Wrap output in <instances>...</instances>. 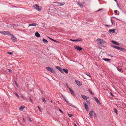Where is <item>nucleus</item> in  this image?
<instances>
[{
    "mask_svg": "<svg viewBox=\"0 0 126 126\" xmlns=\"http://www.w3.org/2000/svg\"><path fill=\"white\" fill-rule=\"evenodd\" d=\"M0 33L3 35H11L12 33L9 31H2L0 32Z\"/></svg>",
    "mask_w": 126,
    "mask_h": 126,
    "instance_id": "nucleus-1",
    "label": "nucleus"
},
{
    "mask_svg": "<svg viewBox=\"0 0 126 126\" xmlns=\"http://www.w3.org/2000/svg\"><path fill=\"white\" fill-rule=\"evenodd\" d=\"M34 8L39 11H40L42 9L40 7L38 4H35L33 6Z\"/></svg>",
    "mask_w": 126,
    "mask_h": 126,
    "instance_id": "nucleus-2",
    "label": "nucleus"
},
{
    "mask_svg": "<svg viewBox=\"0 0 126 126\" xmlns=\"http://www.w3.org/2000/svg\"><path fill=\"white\" fill-rule=\"evenodd\" d=\"M46 69L52 73H55L54 70L52 68L49 67H46Z\"/></svg>",
    "mask_w": 126,
    "mask_h": 126,
    "instance_id": "nucleus-3",
    "label": "nucleus"
},
{
    "mask_svg": "<svg viewBox=\"0 0 126 126\" xmlns=\"http://www.w3.org/2000/svg\"><path fill=\"white\" fill-rule=\"evenodd\" d=\"M11 38L12 40L14 42H16L17 41V38L13 34H11Z\"/></svg>",
    "mask_w": 126,
    "mask_h": 126,
    "instance_id": "nucleus-4",
    "label": "nucleus"
},
{
    "mask_svg": "<svg viewBox=\"0 0 126 126\" xmlns=\"http://www.w3.org/2000/svg\"><path fill=\"white\" fill-rule=\"evenodd\" d=\"M97 40L99 44L101 45H102L105 42L104 41L101 39L98 38Z\"/></svg>",
    "mask_w": 126,
    "mask_h": 126,
    "instance_id": "nucleus-5",
    "label": "nucleus"
},
{
    "mask_svg": "<svg viewBox=\"0 0 126 126\" xmlns=\"http://www.w3.org/2000/svg\"><path fill=\"white\" fill-rule=\"evenodd\" d=\"M70 40L73 41L78 42L79 41H82V39L81 38H79L77 39L74 40L70 39Z\"/></svg>",
    "mask_w": 126,
    "mask_h": 126,
    "instance_id": "nucleus-6",
    "label": "nucleus"
},
{
    "mask_svg": "<svg viewBox=\"0 0 126 126\" xmlns=\"http://www.w3.org/2000/svg\"><path fill=\"white\" fill-rule=\"evenodd\" d=\"M75 81L77 84L79 86H80L82 85V84L80 82L77 80H76Z\"/></svg>",
    "mask_w": 126,
    "mask_h": 126,
    "instance_id": "nucleus-7",
    "label": "nucleus"
},
{
    "mask_svg": "<svg viewBox=\"0 0 126 126\" xmlns=\"http://www.w3.org/2000/svg\"><path fill=\"white\" fill-rule=\"evenodd\" d=\"M94 98L96 102L97 103L98 105H100V103L98 99V98L95 97H94Z\"/></svg>",
    "mask_w": 126,
    "mask_h": 126,
    "instance_id": "nucleus-8",
    "label": "nucleus"
},
{
    "mask_svg": "<svg viewBox=\"0 0 126 126\" xmlns=\"http://www.w3.org/2000/svg\"><path fill=\"white\" fill-rule=\"evenodd\" d=\"M102 60H103L105 61H106L107 62H111L112 61V60L108 59L107 58H103L102 59Z\"/></svg>",
    "mask_w": 126,
    "mask_h": 126,
    "instance_id": "nucleus-9",
    "label": "nucleus"
},
{
    "mask_svg": "<svg viewBox=\"0 0 126 126\" xmlns=\"http://www.w3.org/2000/svg\"><path fill=\"white\" fill-rule=\"evenodd\" d=\"M74 48L78 50L79 51H81L82 50V48L78 46H75Z\"/></svg>",
    "mask_w": 126,
    "mask_h": 126,
    "instance_id": "nucleus-10",
    "label": "nucleus"
},
{
    "mask_svg": "<svg viewBox=\"0 0 126 126\" xmlns=\"http://www.w3.org/2000/svg\"><path fill=\"white\" fill-rule=\"evenodd\" d=\"M94 112V111L92 110V111H91L89 112V116L91 118H93V113Z\"/></svg>",
    "mask_w": 126,
    "mask_h": 126,
    "instance_id": "nucleus-11",
    "label": "nucleus"
},
{
    "mask_svg": "<svg viewBox=\"0 0 126 126\" xmlns=\"http://www.w3.org/2000/svg\"><path fill=\"white\" fill-rule=\"evenodd\" d=\"M69 89L71 94H73V96H75V94H74V92L73 90L72 89L70 88H69Z\"/></svg>",
    "mask_w": 126,
    "mask_h": 126,
    "instance_id": "nucleus-12",
    "label": "nucleus"
},
{
    "mask_svg": "<svg viewBox=\"0 0 126 126\" xmlns=\"http://www.w3.org/2000/svg\"><path fill=\"white\" fill-rule=\"evenodd\" d=\"M111 42L113 44H115V45L119 46L120 45V44L117 42L114 41H112Z\"/></svg>",
    "mask_w": 126,
    "mask_h": 126,
    "instance_id": "nucleus-13",
    "label": "nucleus"
},
{
    "mask_svg": "<svg viewBox=\"0 0 126 126\" xmlns=\"http://www.w3.org/2000/svg\"><path fill=\"white\" fill-rule=\"evenodd\" d=\"M115 29H110L109 30V32L110 33H113L115 32Z\"/></svg>",
    "mask_w": 126,
    "mask_h": 126,
    "instance_id": "nucleus-14",
    "label": "nucleus"
},
{
    "mask_svg": "<svg viewBox=\"0 0 126 126\" xmlns=\"http://www.w3.org/2000/svg\"><path fill=\"white\" fill-rule=\"evenodd\" d=\"M77 3H78V4L80 6V7L81 8H82L83 7V6L82 3H81L80 2H77Z\"/></svg>",
    "mask_w": 126,
    "mask_h": 126,
    "instance_id": "nucleus-15",
    "label": "nucleus"
},
{
    "mask_svg": "<svg viewBox=\"0 0 126 126\" xmlns=\"http://www.w3.org/2000/svg\"><path fill=\"white\" fill-rule=\"evenodd\" d=\"M66 102L70 106L72 107L73 108H77L75 106L73 105L71 103L68 102V101H67V102Z\"/></svg>",
    "mask_w": 126,
    "mask_h": 126,
    "instance_id": "nucleus-16",
    "label": "nucleus"
},
{
    "mask_svg": "<svg viewBox=\"0 0 126 126\" xmlns=\"http://www.w3.org/2000/svg\"><path fill=\"white\" fill-rule=\"evenodd\" d=\"M42 41L44 43H48V41L44 38L42 39Z\"/></svg>",
    "mask_w": 126,
    "mask_h": 126,
    "instance_id": "nucleus-17",
    "label": "nucleus"
},
{
    "mask_svg": "<svg viewBox=\"0 0 126 126\" xmlns=\"http://www.w3.org/2000/svg\"><path fill=\"white\" fill-rule=\"evenodd\" d=\"M119 50H121V51H124V52H126V49L124 48H122V47H120Z\"/></svg>",
    "mask_w": 126,
    "mask_h": 126,
    "instance_id": "nucleus-18",
    "label": "nucleus"
},
{
    "mask_svg": "<svg viewBox=\"0 0 126 126\" xmlns=\"http://www.w3.org/2000/svg\"><path fill=\"white\" fill-rule=\"evenodd\" d=\"M37 25L36 23H32L31 24H29V26H35Z\"/></svg>",
    "mask_w": 126,
    "mask_h": 126,
    "instance_id": "nucleus-19",
    "label": "nucleus"
},
{
    "mask_svg": "<svg viewBox=\"0 0 126 126\" xmlns=\"http://www.w3.org/2000/svg\"><path fill=\"white\" fill-rule=\"evenodd\" d=\"M81 97L84 99L87 100L88 98L85 95L82 94L81 95Z\"/></svg>",
    "mask_w": 126,
    "mask_h": 126,
    "instance_id": "nucleus-20",
    "label": "nucleus"
},
{
    "mask_svg": "<svg viewBox=\"0 0 126 126\" xmlns=\"http://www.w3.org/2000/svg\"><path fill=\"white\" fill-rule=\"evenodd\" d=\"M35 35L37 37H39L40 36V35L39 33L37 32L35 33Z\"/></svg>",
    "mask_w": 126,
    "mask_h": 126,
    "instance_id": "nucleus-21",
    "label": "nucleus"
},
{
    "mask_svg": "<svg viewBox=\"0 0 126 126\" xmlns=\"http://www.w3.org/2000/svg\"><path fill=\"white\" fill-rule=\"evenodd\" d=\"M83 104L84 105L85 107V109L86 108H89L87 104L85 103H83Z\"/></svg>",
    "mask_w": 126,
    "mask_h": 126,
    "instance_id": "nucleus-22",
    "label": "nucleus"
},
{
    "mask_svg": "<svg viewBox=\"0 0 126 126\" xmlns=\"http://www.w3.org/2000/svg\"><path fill=\"white\" fill-rule=\"evenodd\" d=\"M25 107L24 106H21L19 108V110H20L22 111L23 110V109Z\"/></svg>",
    "mask_w": 126,
    "mask_h": 126,
    "instance_id": "nucleus-23",
    "label": "nucleus"
},
{
    "mask_svg": "<svg viewBox=\"0 0 126 126\" xmlns=\"http://www.w3.org/2000/svg\"><path fill=\"white\" fill-rule=\"evenodd\" d=\"M84 73L86 75L89 76V77H90L91 78V76L89 73L88 72H86L85 73Z\"/></svg>",
    "mask_w": 126,
    "mask_h": 126,
    "instance_id": "nucleus-24",
    "label": "nucleus"
},
{
    "mask_svg": "<svg viewBox=\"0 0 126 126\" xmlns=\"http://www.w3.org/2000/svg\"><path fill=\"white\" fill-rule=\"evenodd\" d=\"M60 3V5H59L60 6H62L64 4V2H62L60 3L59 2H55L54 3Z\"/></svg>",
    "mask_w": 126,
    "mask_h": 126,
    "instance_id": "nucleus-25",
    "label": "nucleus"
},
{
    "mask_svg": "<svg viewBox=\"0 0 126 126\" xmlns=\"http://www.w3.org/2000/svg\"><path fill=\"white\" fill-rule=\"evenodd\" d=\"M88 91L89 92L90 94L92 95H94V93L92 92V91L90 89H88Z\"/></svg>",
    "mask_w": 126,
    "mask_h": 126,
    "instance_id": "nucleus-26",
    "label": "nucleus"
},
{
    "mask_svg": "<svg viewBox=\"0 0 126 126\" xmlns=\"http://www.w3.org/2000/svg\"><path fill=\"white\" fill-rule=\"evenodd\" d=\"M63 71H64L65 73H66V74L68 73V70L67 69H66V68L64 69L63 68Z\"/></svg>",
    "mask_w": 126,
    "mask_h": 126,
    "instance_id": "nucleus-27",
    "label": "nucleus"
},
{
    "mask_svg": "<svg viewBox=\"0 0 126 126\" xmlns=\"http://www.w3.org/2000/svg\"><path fill=\"white\" fill-rule=\"evenodd\" d=\"M55 68L59 70L60 71V70L62 68H61L60 67V66H56Z\"/></svg>",
    "mask_w": 126,
    "mask_h": 126,
    "instance_id": "nucleus-28",
    "label": "nucleus"
},
{
    "mask_svg": "<svg viewBox=\"0 0 126 126\" xmlns=\"http://www.w3.org/2000/svg\"><path fill=\"white\" fill-rule=\"evenodd\" d=\"M61 96H62V97L63 99L65 101H66V102H67V101L66 99H65V96H63V94H62L61 95Z\"/></svg>",
    "mask_w": 126,
    "mask_h": 126,
    "instance_id": "nucleus-29",
    "label": "nucleus"
},
{
    "mask_svg": "<svg viewBox=\"0 0 126 126\" xmlns=\"http://www.w3.org/2000/svg\"><path fill=\"white\" fill-rule=\"evenodd\" d=\"M111 23L112 25H113L115 24V22H114V20L113 19H111Z\"/></svg>",
    "mask_w": 126,
    "mask_h": 126,
    "instance_id": "nucleus-30",
    "label": "nucleus"
},
{
    "mask_svg": "<svg viewBox=\"0 0 126 126\" xmlns=\"http://www.w3.org/2000/svg\"><path fill=\"white\" fill-rule=\"evenodd\" d=\"M14 94H15L16 95V96L18 97V98H19V96L18 95V94L16 92H14Z\"/></svg>",
    "mask_w": 126,
    "mask_h": 126,
    "instance_id": "nucleus-31",
    "label": "nucleus"
},
{
    "mask_svg": "<svg viewBox=\"0 0 126 126\" xmlns=\"http://www.w3.org/2000/svg\"><path fill=\"white\" fill-rule=\"evenodd\" d=\"M68 115L69 117H71L73 115V114H70L68 113Z\"/></svg>",
    "mask_w": 126,
    "mask_h": 126,
    "instance_id": "nucleus-32",
    "label": "nucleus"
},
{
    "mask_svg": "<svg viewBox=\"0 0 126 126\" xmlns=\"http://www.w3.org/2000/svg\"><path fill=\"white\" fill-rule=\"evenodd\" d=\"M60 71L63 74H64L63 69H62V68L60 70Z\"/></svg>",
    "mask_w": 126,
    "mask_h": 126,
    "instance_id": "nucleus-33",
    "label": "nucleus"
},
{
    "mask_svg": "<svg viewBox=\"0 0 126 126\" xmlns=\"http://www.w3.org/2000/svg\"><path fill=\"white\" fill-rule=\"evenodd\" d=\"M60 71L63 74H64L63 69H62V68L60 70Z\"/></svg>",
    "mask_w": 126,
    "mask_h": 126,
    "instance_id": "nucleus-34",
    "label": "nucleus"
},
{
    "mask_svg": "<svg viewBox=\"0 0 126 126\" xmlns=\"http://www.w3.org/2000/svg\"><path fill=\"white\" fill-rule=\"evenodd\" d=\"M114 111L116 114H118V113L117 112V110L116 109H114Z\"/></svg>",
    "mask_w": 126,
    "mask_h": 126,
    "instance_id": "nucleus-35",
    "label": "nucleus"
},
{
    "mask_svg": "<svg viewBox=\"0 0 126 126\" xmlns=\"http://www.w3.org/2000/svg\"><path fill=\"white\" fill-rule=\"evenodd\" d=\"M48 37L49 39H50V40H51L52 41H55V40L49 37Z\"/></svg>",
    "mask_w": 126,
    "mask_h": 126,
    "instance_id": "nucleus-36",
    "label": "nucleus"
},
{
    "mask_svg": "<svg viewBox=\"0 0 126 126\" xmlns=\"http://www.w3.org/2000/svg\"><path fill=\"white\" fill-rule=\"evenodd\" d=\"M28 118L29 119V121L31 122H32V120L31 119V118L29 116H28Z\"/></svg>",
    "mask_w": 126,
    "mask_h": 126,
    "instance_id": "nucleus-37",
    "label": "nucleus"
},
{
    "mask_svg": "<svg viewBox=\"0 0 126 126\" xmlns=\"http://www.w3.org/2000/svg\"><path fill=\"white\" fill-rule=\"evenodd\" d=\"M120 47H118V46H116V47H115V48L117 49L118 50H119V49H120Z\"/></svg>",
    "mask_w": 126,
    "mask_h": 126,
    "instance_id": "nucleus-38",
    "label": "nucleus"
},
{
    "mask_svg": "<svg viewBox=\"0 0 126 126\" xmlns=\"http://www.w3.org/2000/svg\"><path fill=\"white\" fill-rule=\"evenodd\" d=\"M86 102L87 103V104L88 105L90 103V102L89 101H88V100H86Z\"/></svg>",
    "mask_w": 126,
    "mask_h": 126,
    "instance_id": "nucleus-39",
    "label": "nucleus"
},
{
    "mask_svg": "<svg viewBox=\"0 0 126 126\" xmlns=\"http://www.w3.org/2000/svg\"><path fill=\"white\" fill-rule=\"evenodd\" d=\"M117 69L119 71H123V70L121 68H117Z\"/></svg>",
    "mask_w": 126,
    "mask_h": 126,
    "instance_id": "nucleus-40",
    "label": "nucleus"
},
{
    "mask_svg": "<svg viewBox=\"0 0 126 126\" xmlns=\"http://www.w3.org/2000/svg\"><path fill=\"white\" fill-rule=\"evenodd\" d=\"M21 97L24 100H25V98L24 97V96L23 95H21Z\"/></svg>",
    "mask_w": 126,
    "mask_h": 126,
    "instance_id": "nucleus-41",
    "label": "nucleus"
},
{
    "mask_svg": "<svg viewBox=\"0 0 126 126\" xmlns=\"http://www.w3.org/2000/svg\"><path fill=\"white\" fill-rule=\"evenodd\" d=\"M7 53L10 54H13V52H8Z\"/></svg>",
    "mask_w": 126,
    "mask_h": 126,
    "instance_id": "nucleus-42",
    "label": "nucleus"
},
{
    "mask_svg": "<svg viewBox=\"0 0 126 126\" xmlns=\"http://www.w3.org/2000/svg\"><path fill=\"white\" fill-rule=\"evenodd\" d=\"M38 107V110L39 111H41V109H40V107H39V106H38L37 107Z\"/></svg>",
    "mask_w": 126,
    "mask_h": 126,
    "instance_id": "nucleus-43",
    "label": "nucleus"
},
{
    "mask_svg": "<svg viewBox=\"0 0 126 126\" xmlns=\"http://www.w3.org/2000/svg\"><path fill=\"white\" fill-rule=\"evenodd\" d=\"M42 99H43V102H44L45 101H46V100H45V99L43 97L42 98Z\"/></svg>",
    "mask_w": 126,
    "mask_h": 126,
    "instance_id": "nucleus-44",
    "label": "nucleus"
},
{
    "mask_svg": "<svg viewBox=\"0 0 126 126\" xmlns=\"http://www.w3.org/2000/svg\"><path fill=\"white\" fill-rule=\"evenodd\" d=\"M94 118H95L96 117V114L95 113H94Z\"/></svg>",
    "mask_w": 126,
    "mask_h": 126,
    "instance_id": "nucleus-45",
    "label": "nucleus"
},
{
    "mask_svg": "<svg viewBox=\"0 0 126 126\" xmlns=\"http://www.w3.org/2000/svg\"><path fill=\"white\" fill-rule=\"evenodd\" d=\"M112 47L114 48H115V47H116V46H114V45H111V46Z\"/></svg>",
    "mask_w": 126,
    "mask_h": 126,
    "instance_id": "nucleus-46",
    "label": "nucleus"
},
{
    "mask_svg": "<svg viewBox=\"0 0 126 126\" xmlns=\"http://www.w3.org/2000/svg\"><path fill=\"white\" fill-rule=\"evenodd\" d=\"M110 94L111 95V96H112L114 97V95L112 93L110 92Z\"/></svg>",
    "mask_w": 126,
    "mask_h": 126,
    "instance_id": "nucleus-47",
    "label": "nucleus"
},
{
    "mask_svg": "<svg viewBox=\"0 0 126 126\" xmlns=\"http://www.w3.org/2000/svg\"><path fill=\"white\" fill-rule=\"evenodd\" d=\"M54 42H55L56 43H60V42H59L58 41H56V40H55V41Z\"/></svg>",
    "mask_w": 126,
    "mask_h": 126,
    "instance_id": "nucleus-48",
    "label": "nucleus"
},
{
    "mask_svg": "<svg viewBox=\"0 0 126 126\" xmlns=\"http://www.w3.org/2000/svg\"><path fill=\"white\" fill-rule=\"evenodd\" d=\"M59 110L62 113H63V111L60 109H59Z\"/></svg>",
    "mask_w": 126,
    "mask_h": 126,
    "instance_id": "nucleus-49",
    "label": "nucleus"
},
{
    "mask_svg": "<svg viewBox=\"0 0 126 126\" xmlns=\"http://www.w3.org/2000/svg\"><path fill=\"white\" fill-rule=\"evenodd\" d=\"M68 123L67 122H66V123H65V126H68Z\"/></svg>",
    "mask_w": 126,
    "mask_h": 126,
    "instance_id": "nucleus-50",
    "label": "nucleus"
},
{
    "mask_svg": "<svg viewBox=\"0 0 126 126\" xmlns=\"http://www.w3.org/2000/svg\"><path fill=\"white\" fill-rule=\"evenodd\" d=\"M29 98L30 99V100L31 102H32V99H31V97H30Z\"/></svg>",
    "mask_w": 126,
    "mask_h": 126,
    "instance_id": "nucleus-51",
    "label": "nucleus"
},
{
    "mask_svg": "<svg viewBox=\"0 0 126 126\" xmlns=\"http://www.w3.org/2000/svg\"><path fill=\"white\" fill-rule=\"evenodd\" d=\"M9 71L10 72H12V70L11 69H8Z\"/></svg>",
    "mask_w": 126,
    "mask_h": 126,
    "instance_id": "nucleus-52",
    "label": "nucleus"
},
{
    "mask_svg": "<svg viewBox=\"0 0 126 126\" xmlns=\"http://www.w3.org/2000/svg\"><path fill=\"white\" fill-rule=\"evenodd\" d=\"M114 12L115 13V14H116L117 12V11L116 10H115L114 11Z\"/></svg>",
    "mask_w": 126,
    "mask_h": 126,
    "instance_id": "nucleus-53",
    "label": "nucleus"
},
{
    "mask_svg": "<svg viewBox=\"0 0 126 126\" xmlns=\"http://www.w3.org/2000/svg\"><path fill=\"white\" fill-rule=\"evenodd\" d=\"M103 9V8H102L101 9H99V10H98L97 11H101V10H102Z\"/></svg>",
    "mask_w": 126,
    "mask_h": 126,
    "instance_id": "nucleus-54",
    "label": "nucleus"
},
{
    "mask_svg": "<svg viewBox=\"0 0 126 126\" xmlns=\"http://www.w3.org/2000/svg\"><path fill=\"white\" fill-rule=\"evenodd\" d=\"M109 55L110 56H111V57H113V56L111 55V54H109Z\"/></svg>",
    "mask_w": 126,
    "mask_h": 126,
    "instance_id": "nucleus-55",
    "label": "nucleus"
},
{
    "mask_svg": "<svg viewBox=\"0 0 126 126\" xmlns=\"http://www.w3.org/2000/svg\"><path fill=\"white\" fill-rule=\"evenodd\" d=\"M89 108H86V109H86V110L87 111H88V110H89V109H88Z\"/></svg>",
    "mask_w": 126,
    "mask_h": 126,
    "instance_id": "nucleus-56",
    "label": "nucleus"
},
{
    "mask_svg": "<svg viewBox=\"0 0 126 126\" xmlns=\"http://www.w3.org/2000/svg\"><path fill=\"white\" fill-rule=\"evenodd\" d=\"M15 83L16 85L17 86V82L16 81H15Z\"/></svg>",
    "mask_w": 126,
    "mask_h": 126,
    "instance_id": "nucleus-57",
    "label": "nucleus"
},
{
    "mask_svg": "<svg viewBox=\"0 0 126 126\" xmlns=\"http://www.w3.org/2000/svg\"><path fill=\"white\" fill-rule=\"evenodd\" d=\"M106 26L107 27H108L109 26V25H106Z\"/></svg>",
    "mask_w": 126,
    "mask_h": 126,
    "instance_id": "nucleus-58",
    "label": "nucleus"
},
{
    "mask_svg": "<svg viewBox=\"0 0 126 126\" xmlns=\"http://www.w3.org/2000/svg\"><path fill=\"white\" fill-rule=\"evenodd\" d=\"M23 121L24 122H25V120L24 119V118H23Z\"/></svg>",
    "mask_w": 126,
    "mask_h": 126,
    "instance_id": "nucleus-59",
    "label": "nucleus"
},
{
    "mask_svg": "<svg viewBox=\"0 0 126 126\" xmlns=\"http://www.w3.org/2000/svg\"><path fill=\"white\" fill-rule=\"evenodd\" d=\"M50 102H51V103H53V102H52V100H51V101H50Z\"/></svg>",
    "mask_w": 126,
    "mask_h": 126,
    "instance_id": "nucleus-60",
    "label": "nucleus"
},
{
    "mask_svg": "<svg viewBox=\"0 0 126 126\" xmlns=\"http://www.w3.org/2000/svg\"><path fill=\"white\" fill-rule=\"evenodd\" d=\"M74 126H77V125L76 124H75L74 125Z\"/></svg>",
    "mask_w": 126,
    "mask_h": 126,
    "instance_id": "nucleus-61",
    "label": "nucleus"
},
{
    "mask_svg": "<svg viewBox=\"0 0 126 126\" xmlns=\"http://www.w3.org/2000/svg\"><path fill=\"white\" fill-rule=\"evenodd\" d=\"M115 2H117V0H114Z\"/></svg>",
    "mask_w": 126,
    "mask_h": 126,
    "instance_id": "nucleus-62",
    "label": "nucleus"
},
{
    "mask_svg": "<svg viewBox=\"0 0 126 126\" xmlns=\"http://www.w3.org/2000/svg\"><path fill=\"white\" fill-rule=\"evenodd\" d=\"M66 85L67 86H68V85L67 83L66 84Z\"/></svg>",
    "mask_w": 126,
    "mask_h": 126,
    "instance_id": "nucleus-63",
    "label": "nucleus"
},
{
    "mask_svg": "<svg viewBox=\"0 0 126 126\" xmlns=\"http://www.w3.org/2000/svg\"><path fill=\"white\" fill-rule=\"evenodd\" d=\"M119 13H118V14H117V15H119Z\"/></svg>",
    "mask_w": 126,
    "mask_h": 126,
    "instance_id": "nucleus-64",
    "label": "nucleus"
}]
</instances>
